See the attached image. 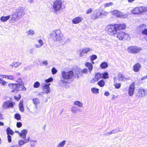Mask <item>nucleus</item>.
Here are the masks:
<instances>
[{"instance_id": "61", "label": "nucleus", "mask_w": 147, "mask_h": 147, "mask_svg": "<svg viewBox=\"0 0 147 147\" xmlns=\"http://www.w3.org/2000/svg\"><path fill=\"white\" fill-rule=\"evenodd\" d=\"M111 133L110 131L108 132H107L105 133L104 134V135L105 136H110L111 135Z\"/></svg>"}, {"instance_id": "21", "label": "nucleus", "mask_w": 147, "mask_h": 147, "mask_svg": "<svg viewBox=\"0 0 147 147\" xmlns=\"http://www.w3.org/2000/svg\"><path fill=\"white\" fill-rule=\"evenodd\" d=\"M100 12H96L93 14L91 18L92 20H95L100 18Z\"/></svg>"}, {"instance_id": "27", "label": "nucleus", "mask_w": 147, "mask_h": 147, "mask_svg": "<svg viewBox=\"0 0 147 147\" xmlns=\"http://www.w3.org/2000/svg\"><path fill=\"white\" fill-rule=\"evenodd\" d=\"M10 17H11V15L6 16H2L1 17L0 20L2 22H5L7 21Z\"/></svg>"}, {"instance_id": "59", "label": "nucleus", "mask_w": 147, "mask_h": 147, "mask_svg": "<svg viewBox=\"0 0 147 147\" xmlns=\"http://www.w3.org/2000/svg\"><path fill=\"white\" fill-rule=\"evenodd\" d=\"M38 42L40 44V45L42 46L43 45V43L42 40L41 39L39 40H38Z\"/></svg>"}, {"instance_id": "62", "label": "nucleus", "mask_w": 147, "mask_h": 147, "mask_svg": "<svg viewBox=\"0 0 147 147\" xmlns=\"http://www.w3.org/2000/svg\"><path fill=\"white\" fill-rule=\"evenodd\" d=\"M104 95L105 96H108L109 95L110 93L108 91H106L104 93Z\"/></svg>"}, {"instance_id": "58", "label": "nucleus", "mask_w": 147, "mask_h": 147, "mask_svg": "<svg viewBox=\"0 0 147 147\" xmlns=\"http://www.w3.org/2000/svg\"><path fill=\"white\" fill-rule=\"evenodd\" d=\"M92 9L91 8H90L86 11V14H88L92 12Z\"/></svg>"}, {"instance_id": "17", "label": "nucleus", "mask_w": 147, "mask_h": 147, "mask_svg": "<svg viewBox=\"0 0 147 147\" xmlns=\"http://www.w3.org/2000/svg\"><path fill=\"white\" fill-rule=\"evenodd\" d=\"M141 67V65L138 63L134 65L133 67V70L135 72H138Z\"/></svg>"}, {"instance_id": "34", "label": "nucleus", "mask_w": 147, "mask_h": 147, "mask_svg": "<svg viewBox=\"0 0 147 147\" xmlns=\"http://www.w3.org/2000/svg\"><path fill=\"white\" fill-rule=\"evenodd\" d=\"M97 84L100 87H103L105 85V82L103 80H102L98 82Z\"/></svg>"}, {"instance_id": "26", "label": "nucleus", "mask_w": 147, "mask_h": 147, "mask_svg": "<svg viewBox=\"0 0 147 147\" xmlns=\"http://www.w3.org/2000/svg\"><path fill=\"white\" fill-rule=\"evenodd\" d=\"M116 77H115L114 78V84L115 88H116L118 89L120 88L121 86V84L120 83H117L116 82Z\"/></svg>"}, {"instance_id": "64", "label": "nucleus", "mask_w": 147, "mask_h": 147, "mask_svg": "<svg viewBox=\"0 0 147 147\" xmlns=\"http://www.w3.org/2000/svg\"><path fill=\"white\" fill-rule=\"evenodd\" d=\"M42 63L43 64L46 65H47L48 64V63L47 62V61H43Z\"/></svg>"}, {"instance_id": "40", "label": "nucleus", "mask_w": 147, "mask_h": 147, "mask_svg": "<svg viewBox=\"0 0 147 147\" xmlns=\"http://www.w3.org/2000/svg\"><path fill=\"white\" fill-rule=\"evenodd\" d=\"M66 143V141L63 140L62 142H60L57 145V147H63Z\"/></svg>"}, {"instance_id": "56", "label": "nucleus", "mask_w": 147, "mask_h": 147, "mask_svg": "<svg viewBox=\"0 0 147 147\" xmlns=\"http://www.w3.org/2000/svg\"><path fill=\"white\" fill-rule=\"evenodd\" d=\"M142 34L144 35H147V28L145 29L142 32Z\"/></svg>"}, {"instance_id": "9", "label": "nucleus", "mask_w": 147, "mask_h": 147, "mask_svg": "<svg viewBox=\"0 0 147 147\" xmlns=\"http://www.w3.org/2000/svg\"><path fill=\"white\" fill-rule=\"evenodd\" d=\"M135 83L133 82L130 85L128 89V94L129 96H132L134 94L135 89Z\"/></svg>"}, {"instance_id": "54", "label": "nucleus", "mask_w": 147, "mask_h": 147, "mask_svg": "<svg viewBox=\"0 0 147 147\" xmlns=\"http://www.w3.org/2000/svg\"><path fill=\"white\" fill-rule=\"evenodd\" d=\"M7 140L9 142H11V137L10 135H7Z\"/></svg>"}, {"instance_id": "7", "label": "nucleus", "mask_w": 147, "mask_h": 147, "mask_svg": "<svg viewBox=\"0 0 147 147\" xmlns=\"http://www.w3.org/2000/svg\"><path fill=\"white\" fill-rule=\"evenodd\" d=\"M117 37L120 40H122L123 39H126L128 37V34L121 30L117 31Z\"/></svg>"}, {"instance_id": "25", "label": "nucleus", "mask_w": 147, "mask_h": 147, "mask_svg": "<svg viewBox=\"0 0 147 147\" xmlns=\"http://www.w3.org/2000/svg\"><path fill=\"white\" fill-rule=\"evenodd\" d=\"M85 65L88 68L90 73H91L93 69L92 65L90 63L87 62L85 63Z\"/></svg>"}, {"instance_id": "43", "label": "nucleus", "mask_w": 147, "mask_h": 147, "mask_svg": "<svg viewBox=\"0 0 147 147\" xmlns=\"http://www.w3.org/2000/svg\"><path fill=\"white\" fill-rule=\"evenodd\" d=\"M15 118L17 120H20L21 118L20 115L18 113L14 115Z\"/></svg>"}, {"instance_id": "22", "label": "nucleus", "mask_w": 147, "mask_h": 147, "mask_svg": "<svg viewBox=\"0 0 147 147\" xmlns=\"http://www.w3.org/2000/svg\"><path fill=\"white\" fill-rule=\"evenodd\" d=\"M32 101L35 105V108L36 109L38 107V105L40 103V100L37 98H35L33 99Z\"/></svg>"}, {"instance_id": "52", "label": "nucleus", "mask_w": 147, "mask_h": 147, "mask_svg": "<svg viewBox=\"0 0 147 147\" xmlns=\"http://www.w3.org/2000/svg\"><path fill=\"white\" fill-rule=\"evenodd\" d=\"M24 143V144H26L27 142H28L30 140V138L28 137L27 139H26V138H23L22 139Z\"/></svg>"}, {"instance_id": "49", "label": "nucleus", "mask_w": 147, "mask_h": 147, "mask_svg": "<svg viewBox=\"0 0 147 147\" xmlns=\"http://www.w3.org/2000/svg\"><path fill=\"white\" fill-rule=\"evenodd\" d=\"M108 13L107 12L103 11L102 12H100V16H106L108 15Z\"/></svg>"}, {"instance_id": "10", "label": "nucleus", "mask_w": 147, "mask_h": 147, "mask_svg": "<svg viewBox=\"0 0 147 147\" xmlns=\"http://www.w3.org/2000/svg\"><path fill=\"white\" fill-rule=\"evenodd\" d=\"M92 51V49L88 47L85 48L81 49L79 51V55L80 57H82L83 56L84 54L85 53L87 54L89 52H90Z\"/></svg>"}, {"instance_id": "32", "label": "nucleus", "mask_w": 147, "mask_h": 147, "mask_svg": "<svg viewBox=\"0 0 147 147\" xmlns=\"http://www.w3.org/2000/svg\"><path fill=\"white\" fill-rule=\"evenodd\" d=\"M21 63L19 62H14L13 63L12 65H11V66H12L15 67H17L19 65H20Z\"/></svg>"}, {"instance_id": "6", "label": "nucleus", "mask_w": 147, "mask_h": 147, "mask_svg": "<svg viewBox=\"0 0 147 147\" xmlns=\"http://www.w3.org/2000/svg\"><path fill=\"white\" fill-rule=\"evenodd\" d=\"M142 50V48L137 46H130L127 49L128 52L132 53H137Z\"/></svg>"}, {"instance_id": "41", "label": "nucleus", "mask_w": 147, "mask_h": 147, "mask_svg": "<svg viewBox=\"0 0 147 147\" xmlns=\"http://www.w3.org/2000/svg\"><path fill=\"white\" fill-rule=\"evenodd\" d=\"M122 131V129L121 130H118L117 129H113L110 131L111 134H115L118 133V132L121 131Z\"/></svg>"}, {"instance_id": "16", "label": "nucleus", "mask_w": 147, "mask_h": 147, "mask_svg": "<svg viewBox=\"0 0 147 147\" xmlns=\"http://www.w3.org/2000/svg\"><path fill=\"white\" fill-rule=\"evenodd\" d=\"M8 86L10 88L13 89L12 91V92H14L15 90H16V91H17L19 84L11 83L8 84Z\"/></svg>"}, {"instance_id": "12", "label": "nucleus", "mask_w": 147, "mask_h": 147, "mask_svg": "<svg viewBox=\"0 0 147 147\" xmlns=\"http://www.w3.org/2000/svg\"><path fill=\"white\" fill-rule=\"evenodd\" d=\"M44 86H43V89L44 92H42V93H46V94L49 93L50 92V88L49 86L51 85L50 84H46L45 83L43 84Z\"/></svg>"}, {"instance_id": "29", "label": "nucleus", "mask_w": 147, "mask_h": 147, "mask_svg": "<svg viewBox=\"0 0 147 147\" xmlns=\"http://www.w3.org/2000/svg\"><path fill=\"white\" fill-rule=\"evenodd\" d=\"M23 84H19L18 86L17 91H24L26 90V88L23 85Z\"/></svg>"}, {"instance_id": "63", "label": "nucleus", "mask_w": 147, "mask_h": 147, "mask_svg": "<svg viewBox=\"0 0 147 147\" xmlns=\"http://www.w3.org/2000/svg\"><path fill=\"white\" fill-rule=\"evenodd\" d=\"M30 66H28L25 67L24 69L25 70H29L30 69Z\"/></svg>"}, {"instance_id": "55", "label": "nucleus", "mask_w": 147, "mask_h": 147, "mask_svg": "<svg viewBox=\"0 0 147 147\" xmlns=\"http://www.w3.org/2000/svg\"><path fill=\"white\" fill-rule=\"evenodd\" d=\"M17 127L18 128L21 127L22 126V123L20 122H17L16 124Z\"/></svg>"}, {"instance_id": "44", "label": "nucleus", "mask_w": 147, "mask_h": 147, "mask_svg": "<svg viewBox=\"0 0 147 147\" xmlns=\"http://www.w3.org/2000/svg\"><path fill=\"white\" fill-rule=\"evenodd\" d=\"M40 86V83L38 81H36L34 83V87L35 88H37L39 87Z\"/></svg>"}, {"instance_id": "19", "label": "nucleus", "mask_w": 147, "mask_h": 147, "mask_svg": "<svg viewBox=\"0 0 147 147\" xmlns=\"http://www.w3.org/2000/svg\"><path fill=\"white\" fill-rule=\"evenodd\" d=\"M27 132V130L25 129H23L20 134V136L22 138H26Z\"/></svg>"}, {"instance_id": "8", "label": "nucleus", "mask_w": 147, "mask_h": 147, "mask_svg": "<svg viewBox=\"0 0 147 147\" xmlns=\"http://www.w3.org/2000/svg\"><path fill=\"white\" fill-rule=\"evenodd\" d=\"M14 103V102H12L9 101L5 102L3 105V108L4 109L9 107H13Z\"/></svg>"}, {"instance_id": "37", "label": "nucleus", "mask_w": 147, "mask_h": 147, "mask_svg": "<svg viewBox=\"0 0 147 147\" xmlns=\"http://www.w3.org/2000/svg\"><path fill=\"white\" fill-rule=\"evenodd\" d=\"M102 78L107 79L108 78V74L107 72H105L101 74Z\"/></svg>"}, {"instance_id": "53", "label": "nucleus", "mask_w": 147, "mask_h": 147, "mask_svg": "<svg viewBox=\"0 0 147 147\" xmlns=\"http://www.w3.org/2000/svg\"><path fill=\"white\" fill-rule=\"evenodd\" d=\"M88 70L87 69H84L83 70H82V73H84V74H86L88 73Z\"/></svg>"}, {"instance_id": "51", "label": "nucleus", "mask_w": 147, "mask_h": 147, "mask_svg": "<svg viewBox=\"0 0 147 147\" xmlns=\"http://www.w3.org/2000/svg\"><path fill=\"white\" fill-rule=\"evenodd\" d=\"M75 107L73 106L72 107L71 111L73 113H76L77 112V111L75 109Z\"/></svg>"}, {"instance_id": "36", "label": "nucleus", "mask_w": 147, "mask_h": 147, "mask_svg": "<svg viewBox=\"0 0 147 147\" xmlns=\"http://www.w3.org/2000/svg\"><path fill=\"white\" fill-rule=\"evenodd\" d=\"M0 84H1V85L2 86H5L7 85V82L2 78H0Z\"/></svg>"}, {"instance_id": "3", "label": "nucleus", "mask_w": 147, "mask_h": 147, "mask_svg": "<svg viewBox=\"0 0 147 147\" xmlns=\"http://www.w3.org/2000/svg\"><path fill=\"white\" fill-rule=\"evenodd\" d=\"M50 37L55 41H61L64 39L63 34L59 30L53 31L51 34Z\"/></svg>"}, {"instance_id": "28", "label": "nucleus", "mask_w": 147, "mask_h": 147, "mask_svg": "<svg viewBox=\"0 0 147 147\" xmlns=\"http://www.w3.org/2000/svg\"><path fill=\"white\" fill-rule=\"evenodd\" d=\"M6 132L7 135H11L12 136L14 134V132L9 127H8L6 129Z\"/></svg>"}, {"instance_id": "33", "label": "nucleus", "mask_w": 147, "mask_h": 147, "mask_svg": "<svg viewBox=\"0 0 147 147\" xmlns=\"http://www.w3.org/2000/svg\"><path fill=\"white\" fill-rule=\"evenodd\" d=\"M74 104L80 107H82L83 106L82 103L78 101L74 102Z\"/></svg>"}, {"instance_id": "31", "label": "nucleus", "mask_w": 147, "mask_h": 147, "mask_svg": "<svg viewBox=\"0 0 147 147\" xmlns=\"http://www.w3.org/2000/svg\"><path fill=\"white\" fill-rule=\"evenodd\" d=\"M100 67L102 69L106 68L108 67V64L105 62H102L101 63Z\"/></svg>"}, {"instance_id": "47", "label": "nucleus", "mask_w": 147, "mask_h": 147, "mask_svg": "<svg viewBox=\"0 0 147 147\" xmlns=\"http://www.w3.org/2000/svg\"><path fill=\"white\" fill-rule=\"evenodd\" d=\"M16 82L18 83V84H24L22 81V79L20 78H19L17 79Z\"/></svg>"}, {"instance_id": "13", "label": "nucleus", "mask_w": 147, "mask_h": 147, "mask_svg": "<svg viewBox=\"0 0 147 147\" xmlns=\"http://www.w3.org/2000/svg\"><path fill=\"white\" fill-rule=\"evenodd\" d=\"M101 74L99 72H97L95 74L94 77L91 81L92 83H93L98 81V80L102 79Z\"/></svg>"}, {"instance_id": "42", "label": "nucleus", "mask_w": 147, "mask_h": 147, "mask_svg": "<svg viewBox=\"0 0 147 147\" xmlns=\"http://www.w3.org/2000/svg\"><path fill=\"white\" fill-rule=\"evenodd\" d=\"M24 143L22 139H21L20 140H19L18 142V146L20 147H21L24 144Z\"/></svg>"}, {"instance_id": "11", "label": "nucleus", "mask_w": 147, "mask_h": 147, "mask_svg": "<svg viewBox=\"0 0 147 147\" xmlns=\"http://www.w3.org/2000/svg\"><path fill=\"white\" fill-rule=\"evenodd\" d=\"M112 14L117 17L125 18L127 17L126 15L123 14L122 13L117 10L113 11L112 12Z\"/></svg>"}, {"instance_id": "15", "label": "nucleus", "mask_w": 147, "mask_h": 147, "mask_svg": "<svg viewBox=\"0 0 147 147\" xmlns=\"http://www.w3.org/2000/svg\"><path fill=\"white\" fill-rule=\"evenodd\" d=\"M75 76L78 78H79L82 75V70L79 68H77L74 70Z\"/></svg>"}, {"instance_id": "18", "label": "nucleus", "mask_w": 147, "mask_h": 147, "mask_svg": "<svg viewBox=\"0 0 147 147\" xmlns=\"http://www.w3.org/2000/svg\"><path fill=\"white\" fill-rule=\"evenodd\" d=\"M83 19L82 18L80 17H78L73 20L72 22L74 24H77L80 22Z\"/></svg>"}, {"instance_id": "38", "label": "nucleus", "mask_w": 147, "mask_h": 147, "mask_svg": "<svg viewBox=\"0 0 147 147\" xmlns=\"http://www.w3.org/2000/svg\"><path fill=\"white\" fill-rule=\"evenodd\" d=\"M28 35H32L34 34L35 32L34 30H30L26 32Z\"/></svg>"}, {"instance_id": "2", "label": "nucleus", "mask_w": 147, "mask_h": 147, "mask_svg": "<svg viewBox=\"0 0 147 147\" xmlns=\"http://www.w3.org/2000/svg\"><path fill=\"white\" fill-rule=\"evenodd\" d=\"M24 14V10L23 7L16 9L15 11L13 12L11 14V18L10 20L11 22L14 23L16 21V17L20 18L22 17Z\"/></svg>"}, {"instance_id": "1", "label": "nucleus", "mask_w": 147, "mask_h": 147, "mask_svg": "<svg viewBox=\"0 0 147 147\" xmlns=\"http://www.w3.org/2000/svg\"><path fill=\"white\" fill-rule=\"evenodd\" d=\"M126 25L123 24H120L108 25L105 28V30L109 34L114 36L116 34L117 31L120 29H124Z\"/></svg>"}, {"instance_id": "60", "label": "nucleus", "mask_w": 147, "mask_h": 147, "mask_svg": "<svg viewBox=\"0 0 147 147\" xmlns=\"http://www.w3.org/2000/svg\"><path fill=\"white\" fill-rule=\"evenodd\" d=\"M34 46L36 48H40L42 47L41 45H39L38 44H35L34 45Z\"/></svg>"}, {"instance_id": "57", "label": "nucleus", "mask_w": 147, "mask_h": 147, "mask_svg": "<svg viewBox=\"0 0 147 147\" xmlns=\"http://www.w3.org/2000/svg\"><path fill=\"white\" fill-rule=\"evenodd\" d=\"M21 98V95L20 94H19L18 96L17 97L16 96H14V98L17 100H19Z\"/></svg>"}, {"instance_id": "20", "label": "nucleus", "mask_w": 147, "mask_h": 147, "mask_svg": "<svg viewBox=\"0 0 147 147\" xmlns=\"http://www.w3.org/2000/svg\"><path fill=\"white\" fill-rule=\"evenodd\" d=\"M146 25L144 24H142L138 26L136 29L138 32L142 31L146 27Z\"/></svg>"}, {"instance_id": "24", "label": "nucleus", "mask_w": 147, "mask_h": 147, "mask_svg": "<svg viewBox=\"0 0 147 147\" xmlns=\"http://www.w3.org/2000/svg\"><path fill=\"white\" fill-rule=\"evenodd\" d=\"M127 79L122 74H119L118 75V80L119 81H125Z\"/></svg>"}, {"instance_id": "14", "label": "nucleus", "mask_w": 147, "mask_h": 147, "mask_svg": "<svg viewBox=\"0 0 147 147\" xmlns=\"http://www.w3.org/2000/svg\"><path fill=\"white\" fill-rule=\"evenodd\" d=\"M144 91V89L141 88L138 89L136 94V96L138 97H144L145 94Z\"/></svg>"}, {"instance_id": "5", "label": "nucleus", "mask_w": 147, "mask_h": 147, "mask_svg": "<svg viewBox=\"0 0 147 147\" xmlns=\"http://www.w3.org/2000/svg\"><path fill=\"white\" fill-rule=\"evenodd\" d=\"M61 74L63 79H61V81L63 83H67V82L64 80L70 79L72 78L74 76V73L72 71H70L67 72L63 71Z\"/></svg>"}, {"instance_id": "50", "label": "nucleus", "mask_w": 147, "mask_h": 147, "mask_svg": "<svg viewBox=\"0 0 147 147\" xmlns=\"http://www.w3.org/2000/svg\"><path fill=\"white\" fill-rule=\"evenodd\" d=\"M113 4L112 2L109 3L104 5V6L105 7H109L110 6H112L113 5Z\"/></svg>"}, {"instance_id": "35", "label": "nucleus", "mask_w": 147, "mask_h": 147, "mask_svg": "<svg viewBox=\"0 0 147 147\" xmlns=\"http://www.w3.org/2000/svg\"><path fill=\"white\" fill-rule=\"evenodd\" d=\"M91 91L93 93H95L96 94H97L99 92V89L95 88H92L91 89Z\"/></svg>"}, {"instance_id": "48", "label": "nucleus", "mask_w": 147, "mask_h": 147, "mask_svg": "<svg viewBox=\"0 0 147 147\" xmlns=\"http://www.w3.org/2000/svg\"><path fill=\"white\" fill-rule=\"evenodd\" d=\"M52 73L54 75L57 72V70L55 67H53L51 69Z\"/></svg>"}, {"instance_id": "4", "label": "nucleus", "mask_w": 147, "mask_h": 147, "mask_svg": "<svg viewBox=\"0 0 147 147\" xmlns=\"http://www.w3.org/2000/svg\"><path fill=\"white\" fill-rule=\"evenodd\" d=\"M62 2L61 0H56L54 2L53 11L56 14L59 13L62 9Z\"/></svg>"}, {"instance_id": "45", "label": "nucleus", "mask_w": 147, "mask_h": 147, "mask_svg": "<svg viewBox=\"0 0 147 147\" xmlns=\"http://www.w3.org/2000/svg\"><path fill=\"white\" fill-rule=\"evenodd\" d=\"M53 80V78L52 77H50L47 79L45 80V81L46 83H48L49 82H52Z\"/></svg>"}, {"instance_id": "23", "label": "nucleus", "mask_w": 147, "mask_h": 147, "mask_svg": "<svg viewBox=\"0 0 147 147\" xmlns=\"http://www.w3.org/2000/svg\"><path fill=\"white\" fill-rule=\"evenodd\" d=\"M131 13L134 14H141L139 7H136L131 11Z\"/></svg>"}, {"instance_id": "30", "label": "nucleus", "mask_w": 147, "mask_h": 147, "mask_svg": "<svg viewBox=\"0 0 147 147\" xmlns=\"http://www.w3.org/2000/svg\"><path fill=\"white\" fill-rule=\"evenodd\" d=\"M139 7L141 14L147 11V7L140 6Z\"/></svg>"}, {"instance_id": "46", "label": "nucleus", "mask_w": 147, "mask_h": 147, "mask_svg": "<svg viewBox=\"0 0 147 147\" xmlns=\"http://www.w3.org/2000/svg\"><path fill=\"white\" fill-rule=\"evenodd\" d=\"M97 58V56L95 55H92L90 57L91 61H93Z\"/></svg>"}, {"instance_id": "39", "label": "nucleus", "mask_w": 147, "mask_h": 147, "mask_svg": "<svg viewBox=\"0 0 147 147\" xmlns=\"http://www.w3.org/2000/svg\"><path fill=\"white\" fill-rule=\"evenodd\" d=\"M3 76H5V78H7L8 79L13 80L14 79V77L12 75H4Z\"/></svg>"}]
</instances>
